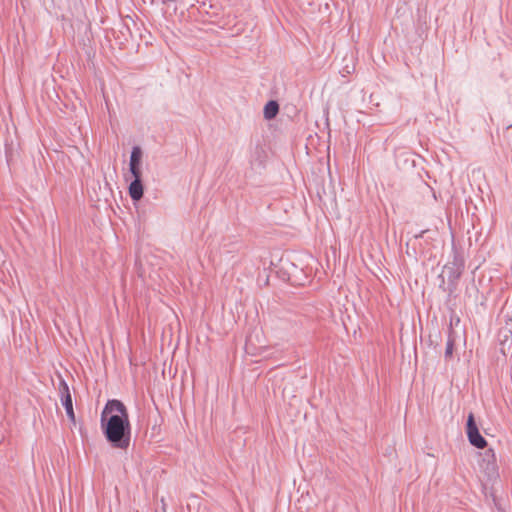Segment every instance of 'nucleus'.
Wrapping results in <instances>:
<instances>
[{
  "instance_id": "f257e3e1",
  "label": "nucleus",
  "mask_w": 512,
  "mask_h": 512,
  "mask_svg": "<svg viewBox=\"0 0 512 512\" xmlns=\"http://www.w3.org/2000/svg\"><path fill=\"white\" fill-rule=\"evenodd\" d=\"M100 426L108 443L125 450L130 445L131 425L126 406L117 399L108 400L100 417Z\"/></svg>"
},
{
  "instance_id": "f03ea898",
  "label": "nucleus",
  "mask_w": 512,
  "mask_h": 512,
  "mask_svg": "<svg viewBox=\"0 0 512 512\" xmlns=\"http://www.w3.org/2000/svg\"><path fill=\"white\" fill-rule=\"evenodd\" d=\"M465 268V259L455 245L452 246V260L449 261L445 266L444 270L447 271V279H448V289L449 292L452 293L457 285L458 281L461 278Z\"/></svg>"
},
{
  "instance_id": "7ed1b4c3",
  "label": "nucleus",
  "mask_w": 512,
  "mask_h": 512,
  "mask_svg": "<svg viewBox=\"0 0 512 512\" xmlns=\"http://www.w3.org/2000/svg\"><path fill=\"white\" fill-rule=\"evenodd\" d=\"M478 464L488 479H495L499 476L496 454L492 448L479 453Z\"/></svg>"
},
{
  "instance_id": "20e7f679",
  "label": "nucleus",
  "mask_w": 512,
  "mask_h": 512,
  "mask_svg": "<svg viewBox=\"0 0 512 512\" xmlns=\"http://www.w3.org/2000/svg\"><path fill=\"white\" fill-rule=\"evenodd\" d=\"M466 434L469 443L477 449H484L487 445L486 439L481 435L475 416L472 412L468 414L466 421Z\"/></svg>"
},
{
  "instance_id": "39448f33",
  "label": "nucleus",
  "mask_w": 512,
  "mask_h": 512,
  "mask_svg": "<svg viewBox=\"0 0 512 512\" xmlns=\"http://www.w3.org/2000/svg\"><path fill=\"white\" fill-rule=\"evenodd\" d=\"M267 159V152L262 145L256 144L251 149L249 163L251 165L252 170H254L255 172L261 173V171L265 168Z\"/></svg>"
},
{
  "instance_id": "423d86ee",
  "label": "nucleus",
  "mask_w": 512,
  "mask_h": 512,
  "mask_svg": "<svg viewBox=\"0 0 512 512\" xmlns=\"http://www.w3.org/2000/svg\"><path fill=\"white\" fill-rule=\"evenodd\" d=\"M58 390L60 394V401L63 407L66 409H70L73 407V400L70 393L69 386L65 379L59 375V384H58Z\"/></svg>"
},
{
  "instance_id": "0eeeda50",
  "label": "nucleus",
  "mask_w": 512,
  "mask_h": 512,
  "mask_svg": "<svg viewBox=\"0 0 512 512\" xmlns=\"http://www.w3.org/2000/svg\"><path fill=\"white\" fill-rule=\"evenodd\" d=\"M128 192L133 201H139L144 194V186L142 180H132L129 184Z\"/></svg>"
},
{
  "instance_id": "6e6552de",
  "label": "nucleus",
  "mask_w": 512,
  "mask_h": 512,
  "mask_svg": "<svg viewBox=\"0 0 512 512\" xmlns=\"http://www.w3.org/2000/svg\"><path fill=\"white\" fill-rule=\"evenodd\" d=\"M279 113V104L275 100H269L263 109V115L266 120L274 119Z\"/></svg>"
},
{
  "instance_id": "1a4fd4ad",
  "label": "nucleus",
  "mask_w": 512,
  "mask_h": 512,
  "mask_svg": "<svg viewBox=\"0 0 512 512\" xmlns=\"http://www.w3.org/2000/svg\"><path fill=\"white\" fill-rule=\"evenodd\" d=\"M501 335H502L503 339L500 342V345H501L500 351L504 356H506L507 355L506 350L510 351V349L512 348V329L503 330L501 332Z\"/></svg>"
},
{
  "instance_id": "9d476101",
  "label": "nucleus",
  "mask_w": 512,
  "mask_h": 512,
  "mask_svg": "<svg viewBox=\"0 0 512 512\" xmlns=\"http://www.w3.org/2000/svg\"><path fill=\"white\" fill-rule=\"evenodd\" d=\"M454 347H455V338L453 336V330L450 328L449 334H448V339L446 342L445 353H444L445 359H450L453 356Z\"/></svg>"
},
{
  "instance_id": "9b49d317",
  "label": "nucleus",
  "mask_w": 512,
  "mask_h": 512,
  "mask_svg": "<svg viewBox=\"0 0 512 512\" xmlns=\"http://www.w3.org/2000/svg\"><path fill=\"white\" fill-rule=\"evenodd\" d=\"M142 150L139 146H134L131 150L129 165L141 166Z\"/></svg>"
},
{
  "instance_id": "f8f14e48",
  "label": "nucleus",
  "mask_w": 512,
  "mask_h": 512,
  "mask_svg": "<svg viewBox=\"0 0 512 512\" xmlns=\"http://www.w3.org/2000/svg\"><path fill=\"white\" fill-rule=\"evenodd\" d=\"M141 166L139 165H129V171L133 177V180H142L141 178V169H140Z\"/></svg>"
},
{
  "instance_id": "ddd939ff",
  "label": "nucleus",
  "mask_w": 512,
  "mask_h": 512,
  "mask_svg": "<svg viewBox=\"0 0 512 512\" xmlns=\"http://www.w3.org/2000/svg\"><path fill=\"white\" fill-rule=\"evenodd\" d=\"M504 320L507 326L512 324V306L505 309Z\"/></svg>"
},
{
  "instance_id": "4468645a",
  "label": "nucleus",
  "mask_w": 512,
  "mask_h": 512,
  "mask_svg": "<svg viewBox=\"0 0 512 512\" xmlns=\"http://www.w3.org/2000/svg\"><path fill=\"white\" fill-rule=\"evenodd\" d=\"M440 338H441L440 332H437L434 336L430 335L429 336L430 345H434V347L436 348L438 346V339H440Z\"/></svg>"
},
{
  "instance_id": "2eb2a0df",
  "label": "nucleus",
  "mask_w": 512,
  "mask_h": 512,
  "mask_svg": "<svg viewBox=\"0 0 512 512\" xmlns=\"http://www.w3.org/2000/svg\"><path fill=\"white\" fill-rule=\"evenodd\" d=\"M65 411H66V415H67V417H68L71 421H73V422H74V421H75V414H74V409H73V407H72V408H70V409H66Z\"/></svg>"
},
{
  "instance_id": "dca6fc26",
  "label": "nucleus",
  "mask_w": 512,
  "mask_h": 512,
  "mask_svg": "<svg viewBox=\"0 0 512 512\" xmlns=\"http://www.w3.org/2000/svg\"><path fill=\"white\" fill-rule=\"evenodd\" d=\"M427 232H428V230H422V231H420L418 234H415V235H414V238H415V239L423 238V237H424V235H425Z\"/></svg>"
},
{
  "instance_id": "f3484780",
  "label": "nucleus",
  "mask_w": 512,
  "mask_h": 512,
  "mask_svg": "<svg viewBox=\"0 0 512 512\" xmlns=\"http://www.w3.org/2000/svg\"><path fill=\"white\" fill-rule=\"evenodd\" d=\"M440 278H441V282L444 283L445 282V279L442 275H440Z\"/></svg>"
},
{
  "instance_id": "a211bd4d",
  "label": "nucleus",
  "mask_w": 512,
  "mask_h": 512,
  "mask_svg": "<svg viewBox=\"0 0 512 512\" xmlns=\"http://www.w3.org/2000/svg\"><path fill=\"white\" fill-rule=\"evenodd\" d=\"M512 127V122L507 125V129H510Z\"/></svg>"
},
{
  "instance_id": "6ab92c4d",
  "label": "nucleus",
  "mask_w": 512,
  "mask_h": 512,
  "mask_svg": "<svg viewBox=\"0 0 512 512\" xmlns=\"http://www.w3.org/2000/svg\"><path fill=\"white\" fill-rule=\"evenodd\" d=\"M228 17L226 16V22H225V25H228Z\"/></svg>"
}]
</instances>
